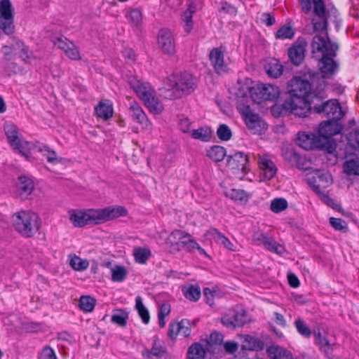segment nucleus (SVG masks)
Returning <instances> with one entry per match:
<instances>
[{
	"instance_id": "f257e3e1",
	"label": "nucleus",
	"mask_w": 359,
	"mask_h": 359,
	"mask_svg": "<svg viewBox=\"0 0 359 359\" xmlns=\"http://www.w3.org/2000/svg\"><path fill=\"white\" fill-rule=\"evenodd\" d=\"M299 4L304 14H311L313 32H319L313 37L311 43L313 57L319 59V57L325 55L336 56L339 46L332 42L328 36L329 11H327L323 0H299Z\"/></svg>"
},
{
	"instance_id": "f03ea898",
	"label": "nucleus",
	"mask_w": 359,
	"mask_h": 359,
	"mask_svg": "<svg viewBox=\"0 0 359 359\" xmlns=\"http://www.w3.org/2000/svg\"><path fill=\"white\" fill-rule=\"evenodd\" d=\"M167 88L161 89V96L168 100L180 98L194 92L195 79L188 73L172 74L168 78Z\"/></svg>"
},
{
	"instance_id": "7ed1b4c3",
	"label": "nucleus",
	"mask_w": 359,
	"mask_h": 359,
	"mask_svg": "<svg viewBox=\"0 0 359 359\" xmlns=\"http://www.w3.org/2000/svg\"><path fill=\"white\" fill-rule=\"evenodd\" d=\"M15 229L25 238L32 237L41 227V220L32 211H20L13 215Z\"/></svg>"
},
{
	"instance_id": "20e7f679",
	"label": "nucleus",
	"mask_w": 359,
	"mask_h": 359,
	"mask_svg": "<svg viewBox=\"0 0 359 359\" xmlns=\"http://www.w3.org/2000/svg\"><path fill=\"white\" fill-rule=\"evenodd\" d=\"M128 83L151 111L160 114L163 110L162 104L155 96L154 90L148 83H142L133 76L128 79Z\"/></svg>"
},
{
	"instance_id": "39448f33",
	"label": "nucleus",
	"mask_w": 359,
	"mask_h": 359,
	"mask_svg": "<svg viewBox=\"0 0 359 359\" xmlns=\"http://www.w3.org/2000/svg\"><path fill=\"white\" fill-rule=\"evenodd\" d=\"M315 79L316 75L312 72L292 78L287 85V90L291 95L290 98H306L312 93V86Z\"/></svg>"
},
{
	"instance_id": "423d86ee",
	"label": "nucleus",
	"mask_w": 359,
	"mask_h": 359,
	"mask_svg": "<svg viewBox=\"0 0 359 359\" xmlns=\"http://www.w3.org/2000/svg\"><path fill=\"white\" fill-rule=\"evenodd\" d=\"M340 119H328L327 121L320 123L318 127V135L320 137V140L323 145H327V142H330L333 144V151L336 149V142L332 139L334 135L339 134L343 126L339 123Z\"/></svg>"
},
{
	"instance_id": "0eeeda50",
	"label": "nucleus",
	"mask_w": 359,
	"mask_h": 359,
	"mask_svg": "<svg viewBox=\"0 0 359 359\" xmlns=\"http://www.w3.org/2000/svg\"><path fill=\"white\" fill-rule=\"evenodd\" d=\"M278 87L264 83H258L253 86L251 91V98L255 102L260 103L262 101H275L280 95Z\"/></svg>"
},
{
	"instance_id": "6e6552de",
	"label": "nucleus",
	"mask_w": 359,
	"mask_h": 359,
	"mask_svg": "<svg viewBox=\"0 0 359 359\" xmlns=\"http://www.w3.org/2000/svg\"><path fill=\"white\" fill-rule=\"evenodd\" d=\"M298 142L299 145L305 150L320 149L330 154L333 152V144L332 143L328 142L327 145H323L318 135L312 133H299Z\"/></svg>"
},
{
	"instance_id": "1a4fd4ad",
	"label": "nucleus",
	"mask_w": 359,
	"mask_h": 359,
	"mask_svg": "<svg viewBox=\"0 0 359 359\" xmlns=\"http://www.w3.org/2000/svg\"><path fill=\"white\" fill-rule=\"evenodd\" d=\"M248 163L247 155L237 151L228 156L226 165L238 178L242 179L249 170Z\"/></svg>"
},
{
	"instance_id": "9d476101",
	"label": "nucleus",
	"mask_w": 359,
	"mask_h": 359,
	"mask_svg": "<svg viewBox=\"0 0 359 359\" xmlns=\"http://www.w3.org/2000/svg\"><path fill=\"white\" fill-rule=\"evenodd\" d=\"M69 219L76 227H83L87 224H97V219L95 209H88L86 211L79 210H70Z\"/></svg>"
},
{
	"instance_id": "9b49d317",
	"label": "nucleus",
	"mask_w": 359,
	"mask_h": 359,
	"mask_svg": "<svg viewBox=\"0 0 359 359\" xmlns=\"http://www.w3.org/2000/svg\"><path fill=\"white\" fill-rule=\"evenodd\" d=\"M13 12L10 0H1L0 1V29L6 34L13 32Z\"/></svg>"
},
{
	"instance_id": "f8f14e48",
	"label": "nucleus",
	"mask_w": 359,
	"mask_h": 359,
	"mask_svg": "<svg viewBox=\"0 0 359 359\" xmlns=\"http://www.w3.org/2000/svg\"><path fill=\"white\" fill-rule=\"evenodd\" d=\"M95 210L97 219V224H98L118 217L126 216L128 214L126 208L121 205H110L104 208Z\"/></svg>"
},
{
	"instance_id": "ddd939ff",
	"label": "nucleus",
	"mask_w": 359,
	"mask_h": 359,
	"mask_svg": "<svg viewBox=\"0 0 359 359\" xmlns=\"http://www.w3.org/2000/svg\"><path fill=\"white\" fill-rule=\"evenodd\" d=\"M284 107L299 117H306L311 111L306 98L287 99L284 102Z\"/></svg>"
},
{
	"instance_id": "4468645a",
	"label": "nucleus",
	"mask_w": 359,
	"mask_h": 359,
	"mask_svg": "<svg viewBox=\"0 0 359 359\" xmlns=\"http://www.w3.org/2000/svg\"><path fill=\"white\" fill-rule=\"evenodd\" d=\"M317 109V114H323L325 116L328 117L329 119H341L344 113L341 110L339 102L337 100H329L324 102V104L316 107Z\"/></svg>"
},
{
	"instance_id": "2eb2a0df",
	"label": "nucleus",
	"mask_w": 359,
	"mask_h": 359,
	"mask_svg": "<svg viewBox=\"0 0 359 359\" xmlns=\"http://www.w3.org/2000/svg\"><path fill=\"white\" fill-rule=\"evenodd\" d=\"M308 43L304 37H299L297 41L288 48L287 54L290 60L294 65H300L305 57L306 48Z\"/></svg>"
},
{
	"instance_id": "dca6fc26",
	"label": "nucleus",
	"mask_w": 359,
	"mask_h": 359,
	"mask_svg": "<svg viewBox=\"0 0 359 359\" xmlns=\"http://www.w3.org/2000/svg\"><path fill=\"white\" fill-rule=\"evenodd\" d=\"M52 42L57 48L63 50L71 60H79L81 59L79 51L76 45L65 36L55 37L52 39Z\"/></svg>"
},
{
	"instance_id": "f3484780",
	"label": "nucleus",
	"mask_w": 359,
	"mask_h": 359,
	"mask_svg": "<svg viewBox=\"0 0 359 359\" xmlns=\"http://www.w3.org/2000/svg\"><path fill=\"white\" fill-rule=\"evenodd\" d=\"M309 184L317 194H322L324 192L323 189L329 187L332 184L331 175L327 171L318 170L309 180Z\"/></svg>"
},
{
	"instance_id": "a211bd4d",
	"label": "nucleus",
	"mask_w": 359,
	"mask_h": 359,
	"mask_svg": "<svg viewBox=\"0 0 359 359\" xmlns=\"http://www.w3.org/2000/svg\"><path fill=\"white\" fill-rule=\"evenodd\" d=\"M209 59L217 74H223L228 72V65L224 61V54L222 47L212 48L210 52Z\"/></svg>"
},
{
	"instance_id": "6ab92c4d",
	"label": "nucleus",
	"mask_w": 359,
	"mask_h": 359,
	"mask_svg": "<svg viewBox=\"0 0 359 359\" xmlns=\"http://www.w3.org/2000/svg\"><path fill=\"white\" fill-rule=\"evenodd\" d=\"M158 45L168 55L175 53V43L172 32L166 29H161L158 35Z\"/></svg>"
},
{
	"instance_id": "aec40b11",
	"label": "nucleus",
	"mask_w": 359,
	"mask_h": 359,
	"mask_svg": "<svg viewBox=\"0 0 359 359\" xmlns=\"http://www.w3.org/2000/svg\"><path fill=\"white\" fill-rule=\"evenodd\" d=\"M142 355L146 359H170L166 348L157 337L154 338L151 348H144Z\"/></svg>"
},
{
	"instance_id": "412c9836",
	"label": "nucleus",
	"mask_w": 359,
	"mask_h": 359,
	"mask_svg": "<svg viewBox=\"0 0 359 359\" xmlns=\"http://www.w3.org/2000/svg\"><path fill=\"white\" fill-rule=\"evenodd\" d=\"M7 140L13 150L28 159L29 151L33 149L34 143L26 141L22 136L19 135V133L11 136Z\"/></svg>"
},
{
	"instance_id": "4be33fe9",
	"label": "nucleus",
	"mask_w": 359,
	"mask_h": 359,
	"mask_svg": "<svg viewBox=\"0 0 359 359\" xmlns=\"http://www.w3.org/2000/svg\"><path fill=\"white\" fill-rule=\"evenodd\" d=\"M7 140L13 150L28 159L29 151L33 149L34 143L26 141L22 136L19 135V133L11 136Z\"/></svg>"
},
{
	"instance_id": "5701e85b",
	"label": "nucleus",
	"mask_w": 359,
	"mask_h": 359,
	"mask_svg": "<svg viewBox=\"0 0 359 359\" xmlns=\"http://www.w3.org/2000/svg\"><path fill=\"white\" fill-rule=\"evenodd\" d=\"M334 57L331 55H325L318 59L319 69L324 78L332 76L338 70V64L334 60Z\"/></svg>"
},
{
	"instance_id": "b1692460",
	"label": "nucleus",
	"mask_w": 359,
	"mask_h": 359,
	"mask_svg": "<svg viewBox=\"0 0 359 359\" xmlns=\"http://www.w3.org/2000/svg\"><path fill=\"white\" fill-rule=\"evenodd\" d=\"M244 121L248 128L254 134H262L267 130V123L257 114H250Z\"/></svg>"
},
{
	"instance_id": "393cba45",
	"label": "nucleus",
	"mask_w": 359,
	"mask_h": 359,
	"mask_svg": "<svg viewBox=\"0 0 359 359\" xmlns=\"http://www.w3.org/2000/svg\"><path fill=\"white\" fill-rule=\"evenodd\" d=\"M18 190L15 196L20 200L23 201L32 193L34 184L32 179L22 175L18 177Z\"/></svg>"
},
{
	"instance_id": "a878e982",
	"label": "nucleus",
	"mask_w": 359,
	"mask_h": 359,
	"mask_svg": "<svg viewBox=\"0 0 359 359\" xmlns=\"http://www.w3.org/2000/svg\"><path fill=\"white\" fill-rule=\"evenodd\" d=\"M196 8L194 3L191 2L188 4L187 8L182 13L181 20L185 32L189 33L193 29L194 22L192 20L193 15L196 13Z\"/></svg>"
},
{
	"instance_id": "bb28decb",
	"label": "nucleus",
	"mask_w": 359,
	"mask_h": 359,
	"mask_svg": "<svg viewBox=\"0 0 359 359\" xmlns=\"http://www.w3.org/2000/svg\"><path fill=\"white\" fill-rule=\"evenodd\" d=\"M266 353L271 359H293L290 351L278 345L267 347Z\"/></svg>"
},
{
	"instance_id": "cd10ccee",
	"label": "nucleus",
	"mask_w": 359,
	"mask_h": 359,
	"mask_svg": "<svg viewBox=\"0 0 359 359\" xmlns=\"http://www.w3.org/2000/svg\"><path fill=\"white\" fill-rule=\"evenodd\" d=\"M33 148H36L37 151L41 153L43 156L46 158L48 163L52 164H57L60 162L57 158V154L55 151L50 149V148L45 144L39 142L34 143Z\"/></svg>"
},
{
	"instance_id": "c85d7f7f",
	"label": "nucleus",
	"mask_w": 359,
	"mask_h": 359,
	"mask_svg": "<svg viewBox=\"0 0 359 359\" xmlns=\"http://www.w3.org/2000/svg\"><path fill=\"white\" fill-rule=\"evenodd\" d=\"M259 167L262 170V175L264 180L272 179L277 172L275 164L270 159H261Z\"/></svg>"
},
{
	"instance_id": "c756f323",
	"label": "nucleus",
	"mask_w": 359,
	"mask_h": 359,
	"mask_svg": "<svg viewBox=\"0 0 359 359\" xmlns=\"http://www.w3.org/2000/svg\"><path fill=\"white\" fill-rule=\"evenodd\" d=\"M95 111L97 116L104 120H107L113 115V107L111 104L105 102H100L99 104L95 107Z\"/></svg>"
},
{
	"instance_id": "7c9ffc66",
	"label": "nucleus",
	"mask_w": 359,
	"mask_h": 359,
	"mask_svg": "<svg viewBox=\"0 0 359 359\" xmlns=\"http://www.w3.org/2000/svg\"><path fill=\"white\" fill-rule=\"evenodd\" d=\"M243 346L245 349L259 351L264 349V343L258 338L247 335Z\"/></svg>"
},
{
	"instance_id": "2f4dec72",
	"label": "nucleus",
	"mask_w": 359,
	"mask_h": 359,
	"mask_svg": "<svg viewBox=\"0 0 359 359\" xmlns=\"http://www.w3.org/2000/svg\"><path fill=\"white\" fill-rule=\"evenodd\" d=\"M226 155L225 148L219 145H214L207 151V156L215 162L222 161Z\"/></svg>"
},
{
	"instance_id": "473e14b6",
	"label": "nucleus",
	"mask_w": 359,
	"mask_h": 359,
	"mask_svg": "<svg viewBox=\"0 0 359 359\" xmlns=\"http://www.w3.org/2000/svg\"><path fill=\"white\" fill-rule=\"evenodd\" d=\"M191 135L195 140H198L202 142H208L212 136V130L210 128L203 126L198 129L192 130L191 131Z\"/></svg>"
},
{
	"instance_id": "72a5a7b5",
	"label": "nucleus",
	"mask_w": 359,
	"mask_h": 359,
	"mask_svg": "<svg viewBox=\"0 0 359 359\" xmlns=\"http://www.w3.org/2000/svg\"><path fill=\"white\" fill-rule=\"evenodd\" d=\"M130 110L132 111V117L134 120L147 126L148 121L147 116L137 103L132 102L130 106Z\"/></svg>"
},
{
	"instance_id": "f704fd0d",
	"label": "nucleus",
	"mask_w": 359,
	"mask_h": 359,
	"mask_svg": "<svg viewBox=\"0 0 359 359\" xmlns=\"http://www.w3.org/2000/svg\"><path fill=\"white\" fill-rule=\"evenodd\" d=\"M187 237H190V235L184 231L175 229L169 234L165 243L171 246L178 245L180 241Z\"/></svg>"
},
{
	"instance_id": "c9c22d12",
	"label": "nucleus",
	"mask_w": 359,
	"mask_h": 359,
	"mask_svg": "<svg viewBox=\"0 0 359 359\" xmlns=\"http://www.w3.org/2000/svg\"><path fill=\"white\" fill-rule=\"evenodd\" d=\"M268 75L273 78H278L283 74V66L277 60H272L265 66Z\"/></svg>"
},
{
	"instance_id": "e433bc0d",
	"label": "nucleus",
	"mask_w": 359,
	"mask_h": 359,
	"mask_svg": "<svg viewBox=\"0 0 359 359\" xmlns=\"http://www.w3.org/2000/svg\"><path fill=\"white\" fill-rule=\"evenodd\" d=\"M224 195L233 201L247 202L250 196L243 189H231L224 191Z\"/></svg>"
},
{
	"instance_id": "4c0bfd02",
	"label": "nucleus",
	"mask_w": 359,
	"mask_h": 359,
	"mask_svg": "<svg viewBox=\"0 0 359 359\" xmlns=\"http://www.w3.org/2000/svg\"><path fill=\"white\" fill-rule=\"evenodd\" d=\"M128 319V312L123 309L115 310L111 318V320L113 323L122 327L126 326Z\"/></svg>"
},
{
	"instance_id": "58836bf2",
	"label": "nucleus",
	"mask_w": 359,
	"mask_h": 359,
	"mask_svg": "<svg viewBox=\"0 0 359 359\" xmlns=\"http://www.w3.org/2000/svg\"><path fill=\"white\" fill-rule=\"evenodd\" d=\"M133 255L137 263L144 264L150 257L151 251L146 248L137 247L134 248Z\"/></svg>"
},
{
	"instance_id": "ea45409f",
	"label": "nucleus",
	"mask_w": 359,
	"mask_h": 359,
	"mask_svg": "<svg viewBox=\"0 0 359 359\" xmlns=\"http://www.w3.org/2000/svg\"><path fill=\"white\" fill-rule=\"evenodd\" d=\"M205 350L201 344L195 343L188 349L187 357L189 359H203Z\"/></svg>"
},
{
	"instance_id": "a19ab883",
	"label": "nucleus",
	"mask_w": 359,
	"mask_h": 359,
	"mask_svg": "<svg viewBox=\"0 0 359 359\" xmlns=\"http://www.w3.org/2000/svg\"><path fill=\"white\" fill-rule=\"evenodd\" d=\"M184 297L192 302H196L201 297V290L198 286L190 285L187 287L182 288Z\"/></svg>"
},
{
	"instance_id": "79ce46f5",
	"label": "nucleus",
	"mask_w": 359,
	"mask_h": 359,
	"mask_svg": "<svg viewBox=\"0 0 359 359\" xmlns=\"http://www.w3.org/2000/svg\"><path fill=\"white\" fill-rule=\"evenodd\" d=\"M135 308L142 322L144 324H148L150 320L149 313L148 309L143 304L142 299L140 296L135 298Z\"/></svg>"
},
{
	"instance_id": "37998d69",
	"label": "nucleus",
	"mask_w": 359,
	"mask_h": 359,
	"mask_svg": "<svg viewBox=\"0 0 359 359\" xmlns=\"http://www.w3.org/2000/svg\"><path fill=\"white\" fill-rule=\"evenodd\" d=\"M96 299L90 296H81L79 302V306L84 312H91L95 308Z\"/></svg>"
},
{
	"instance_id": "c03bdc74",
	"label": "nucleus",
	"mask_w": 359,
	"mask_h": 359,
	"mask_svg": "<svg viewBox=\"0 0 359 359\" xmlns=\"http://www.w3.org/2000/svg\"><path fill=\"white\" fill-rule=\"evenodd\" d=\"M343 168L348 175H359V160H348L344 162Z\"/></svg>"
},
{
	"instance_id": "a18cd8bd",
	"label": "nucleus",
	"mask_w": 359,
	"mask_h": 359,
	"mask_svg": "<svg viewBox=\"0 0 359 359\" xmlns=\"http://www.w3.org/2000/svg\"><path fill=\"white\" fill-rule=\"evenodd\" d=\"M211 233L217 242L222 244L228 250L236 251L234 245L219 231L213 229Z\"/></svg>"
},
{
	"instance_id": "49530a36",
	"label": "nucleus",
	"mask_w": 359,
	"mask_h": 359,
	"mask_svg": "<svg viewBox=\"0 0 359 359\" xmlns=\"http://www.w3.org/2000/svg\"><path fill=\"white\" fill-rule=\"evenodd\" d=\"M223 342V335L222 334L213 331L210 335V339L208 342V350L209 351L214 352V349L217 346H221Z\"/></svg>"
},
{
	"instance_id": "de8ad7c7",
	"label": "nucleus",
	"mask_w": 359,
	"mask_h": 359,
	"mask_svg": "<svg viewBox=\"0 0 359 359\" xmlns=\"http://www.w3.org/2000/svg\"><path fill=\"white\" fill-rule=\"evenodd\" d=\"M13 48L20 49L21 53L20 57L24 61H27L32 57V52L29 50V47L20 40L15 41Z\"/></svg>"
},
{
	"instance_id": "09e8293b",
	"label": "nucleus",
	"mask_w": 359,
	"mask_h": 359,
	"mask_svg": "<svg viewBox=\"0 0 359 359\" xmlns=\"http://www.w3.org/2000/svg\"><path fill=\"white\" fill-rule=\"evenodd\" d=\"M323 97L319 95L318 94H316L315 93H311L307 97L306 100H308V103H309V105L311 107V111H313L315 113L317 114V109L318 106H321L324 104V102L323 101Z\"/></svg>"
},
{
	"instance_id": "8fccbe9b",
	"label": "nucleus",
	"mask_w": 359,
	"mask_h": 359,
	"mask_svg": "<svg viewBox=\"0 0 359 359\" xmlns=\"http://www.w3.org/2000/svg\"><path fill=\"white\" fill-rule=\"evenodd\" d=\"M287 201L283 198H276L271 201V210L272 212L278 213L287 208Z\"/></svg>"
},
{
	"instance_id": "3c124183",
	"label": "nucleus",
	"mask_w": 359,
	"mask_h": 359,
	"mask_svg": "<svg viewBox=\"0 0 359 359\" xmlns=\"http://www.w3.org/2000/svg\"><path fill=\"white\" fill-rule=\"evenodd\" d=\"M294 325L297 332L301 335L307 338L311 337V331L302 318H298L294 322Z\"/></svg>"
},
{
	"instance_id": "603ef678",
	"label": "nucleus",
	"mask_w": 359,
	"mask_h": 359,
	"mask_svg": "<svg viewBox=\"0 0 359 359\" xmlns=\"http://www.w3.org/2000/svg\"><path fill=\"white\" fill-rule=\"evenodd\" d=\"M294 30L290 26H282L276 34V39H292L294 36Z\"/></svg>"
},
{
	"instance_id": "864d4df0",
	"label": "nucleus",
	"mask_w": 359,
	"mask_h": 359,
	"mask_svg": "<svg viewBox=\"0 0 359 359\" xmlns=\"http://www.w3.org/2000/svg\"><path fill=\"white\" fill-rule=\"evenodd\" d=\"M127 276L125 267L116 266L111 271V279L115 282H122Z\"/></svg>"
},
{
	"instance_id": "5fc2aeb1",
	"label": "nucleus",
	"mask_w": 359,
	"mask_h": 359,
	"mask_svg": "<svg viewBox=\"0 0 359 359\" xmlns=\"http://www.w3.org/2000/svg\"><path fill=\"white\" fill-rule=\"evenodd\" d=\"M217 137L223 141H228L232 136L230 128L226 124H221L217 130Z\"/></svg>"
},
{
	"instance_id": "6e6d98bb",
	"label": "nucleus",
	"mask_w": 359,
	"mask_h": 359,
	"mask_svg": "<svg viewBox=\"0 0 359 359\" xmlns=\"http://www.w3.org/2000/svg\"><path fill=\"white\" fill-rule=\"evenodd\" d=\"M126 17L136 25L141 23L142 20V12L139 8H130L126 14Z\"/></svg>"
},
{
	"instance_id": "4d7b16f0",
	"label": "nucleus",
	"mask_w": 359,
	"mask_h": 359,
	"mask_svg": "<svg viewBox=\"0 0 359 359\" xmlns=\"http://www.w3.org/2000/svg\"><path fill=\"white\" fill-rule=\"evenodd\" d=\"M232 318H233L235 327H242L248 321V317L245 312H233Z\"/></svg>"
},
{
	"instance_id": "13d9d810",
	"label": "nucleus",
	"mask_w": 359,
	"mask_h": 359,
	"mask_svg": "<svg viewBox=\"0 0 359 359\" xmlns=\"http://www.w3.org/2000/svg\"><path fill=\"white\" fill-rule=\"evenodd\" d=\"M71 266L77 271L84 270L88 268V262L86 260H83L79 257H75L70 261Z\"/></svg>"
},
{
	"instance_id": "bf43d9fd",
	"label": "nucleus",
	"mask_w": 359,
	"mask_h": 359,
	"mask_svg": "<svg viewBox=\"0 0 359 359\" xmlns=\"http://www.w3.org/2000/svg\"><path fill=\"white\" fill-rule=\"evenodd\" d=\"M314 337L316 339V343L320 346L321 349H324L325 351H327V350L330 349V344L329 343V341L327 338L323 337L321 335L320 332L318 330L316 332L314 331Z\"/></svg>"
},
{
	"instance_id": "052dcab7",
	"label": "nucleus",
	"mask_w": 359,
	"mask_h": 359,
	"mask_svg": "<svg viewBox=\"0 0 359 359\" xmlns=\"http://www.w3.org/2000/svg\"><path fill=\"white\" fill-rule=\"evenodd\" d=\"M264 248L271 252L281 254L283 251L282 245L277 243L273 239L269 238L264 244Z\"/></svg>"
},
{
	"instance_id": "680f3d73",
	"label": "nucleus",
	"mask_w": 359,
	"mask_h": 359,
	"mask_svg": "<svg viewBox=\"0 0 359 359\" xmlns=\"http://www.w3.org/2000/svg\"><path fill=\"white\" fill-rule=\"evenodd\" d=\"M330 224L337 231H344L347 229L346 222L340 218L330 217Z\"/></svg>"
},
{
	"instance_id": "e2e57ef3",
	"label": "nucleus",
	"mask_w": 359,
	"mask_h": 359,
	"mask_svg": "<svg viewBox=\"0 0 359 359\" xmlns=\"http://www.w3.org/2000/svg\"><path fill=\"white\" fill-rule=\"evenodd\" d=\"M246 83L244 85H241L240 81H238L239 87L238 88V92L237 93V95L241 97H245L248 95V93L251 95V91L253 88V86H250L248 83H250V80L249 79H245Z\"/></svg>"
},
{
	"instance_id": "0e129e2a",
	"label": "nucleus",
	"mask_w": 359,
	"mask_h": 359,
	"mask_svg": "<svg viewBox=\"0 0 359 359\" xmlns=\"http://www.w3.org/2000/svg\"><path fill=\"white\" fill-rule=\"evenodd\" d=\"M180 334L184 337H187L191 334L190 322L187 319H182L180 322Z\"/></svg>"
},
{
	"instance_id": "69168bd1",
	"label": "nucleus",
	"mask_w": 359,
	"mask_h": 359,
	"mask_svg": "<svg viewBox=\"0 0 359 359\" xmlns=\"http://www.w3.org/2000/svg\"><path fill=\"white\" fill-rule=\"evenodd\" d=\"M188 238H189V243L186 248V249L188 252H191L194 249H197L201 255H207L205 250L203 249L194 238H192L191 236L188 237Z\"/></svg>"
},
{
	"instance_id": "338daca9",
	"label": "nucleus",
	"mask_w": 359,
	"mask_h": 359,
	"mask_svg": "<svg viewBox=\"0 0 359 359\" xmlns=\"http://www.w3.org/2000/svg\"><path fill=\"white\" fill-rule=\"evenodd\" d=\"M237 109L242 115L243 118L248 117L250 114H252L253 112L250 109V107L248 104L243 103L242 102H239L237 104Z\"/></svg>"
},
{
	"instance_id": "774afa93",
	"label": "nucleus",
	"mask_w": 359,
	"mask_h": 359,
	"mask_svg": "<svg viewBox=\"0 0 359 359\" xmlns=\"http://www.w3.org/2000/svg\"><path fill=\"white\" fill-rule=\"evenodd\" d=\"M39 359H57V356L52 348L46 346L43 348Z\"/></svg>"
}]
</instances>
